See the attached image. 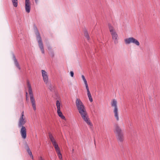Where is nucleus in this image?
<instances>
[{"mask_svg":"<svg viewBox=\"0 0 160 160\" xmlns=\"http://www.w3.org/2000/svg\"><path fill=\"white\" fill-rule=\"evenodd\" d=\"M25 9L26 12L28 13L30 12L31 9L30 0H25Z\"/></svg>","mask_w":160,"mask_h":160,"instance_id":"10","label":"nucleus"},{"mask_svg":"<svg viewBox=\"0 0 160 160\" xmlns=\"http://www.w3.org/2000/svg\"><path fill=\"white\" fill-rule=\"evenodd\" d=\"M13 6L17 7L18 6V0H11Z\"/></svg>","mask_w":160,"mask_h":160,"instance_id":"14","label":"nucleus"},{"mask_svg":"<svg viewBox=\"0 0 160 160\" xmlns=\"http://www.w3.org/2000/svg\"><path fill=\"white\" fill-rule=\"evenodd\" d=\"M27 85L28 88V92L30 95V99L32 105L33 110L34 111H35L36 109L35 101L34 98L31 86L28 82H27Z\"/></svg>","mask_w":160,"mask_h":160,"instance_id":"5","label":"nucleus"},{"mask_svg":"<svg viewBox=\"0 0 160 160\" xmlns=\"http://www.w3.org/2000/svg\"><path fill=\"white\" fill-rule=\"evenodd\" d=\"M124 41L126 44H129L131 43H132L138 46L140 45L139 42L133 37L127 38L124 39Z\"/></svg>","mask_w":160,"mask_h":160,"instance_id":"7","label":"nucleus"},{"mask_svg":"<svg viewBox=\"0 0 160 160\" xmlns=\"http://www.w3.org/2000/svg\"><path fill=\"white\" fill-rule=\"evenodd\" d=\"M59 116L62 119H65V117L62 114V113L61 114H59Z\"/></svg>","mask_w":160,"mask_h":160,"instance_id":"22","label":"nucleus"},{"mask_svg":"<svg viewBox=\"0 0 160 160\" xmlns=\"http://www.w3.org/2000/svg\"><path fill=\"white\" fill-rule=\"evenodd\" d=\"M82 80H85L86 79L84 76L83 75H82Z\"/></svg>","mask_w":160,"mask_h":160,"instance_id":"27","label":"nucleus"},{"mask_svg":"<svg viewBox=\"0 0 160 160\" xmlns=\"http://www.w3.org/2000/svg\"><path fill=\"white\" fill-rule=\"evenodd\" d=\"M43 78L45 83L47 84L48 81V75H47L46 76L43 77Z\"/></svg>","mask_w":160,"mask_h":160,"instance_id":"15","label":"nucleus"},{"mask_svg":"<svg viewBox=\"0 0 160 160\" xmlns=\"http://www.w3.org/2000/svg\"><path fill=\"white\" fill-rule=\"evenodd\" d=\"M56 105L57 107V109H58V111L59 110V109H60V103L59 102L58 100H57L56 101Z\"/></svg>","mask_w":160,"mask_h":160,"instance_id":"16","label":"nucleus"},{"mask_svg":"<svg viewBox=\"0 0 160 160\" xmlns=\"http://www.w3.org/2000/svg\"><path fill=\"white\" fill-rule=\"evenodd\" d=\"M76 105L79 113L83 120L88 125L92 126V124L90 122L85 107L79 98L76 99Z\"/></svg>","mask_w":160,"mask_h":160,"instance_id":"1","label":"nucleus"},{"mask_svg":"<svg viewBox=\"0 0 160 160\" xmlns=\"http://www.w3.org/2000/svg\"><path fill=\"white\" fill-rule=\"evenodd\" d=\"M26 100H28V98L27 97H26Z\"/></svg>","mask_w":160,"mask_h":160,"instance_id":"32","label":"nucleus"},{"mask_svg":"<svg viewBox=\"0 0 160 160\" xmlns=\"http://www.w3.org/2000/svg\"><path fill=\"white\" fill-rule=\"evenodd\" d=\"M57 113H58V116L59 115V114H62V112L60 111V109H59V111L58 109H57Z\"/></svg>","mask_w":160,"mask_h":160,"instance_id":"24","label":"nucleus"},{"mask_svg":"<svg viewBox=\"0 0 160 160\" xmlns=\"http://www.w3.org/2000/svg\"><path fill=\"white\" fill-rule=\"evenodd\" d=\"M88 98H89V100L90 101V102H92L93 101V99L92 98L91 95L90 96H88Z\"/></svg>","mask_w":160,"mask_h":160,"instance_id":"23","label":"nucleus"},{"mask_svg":"<svg viewBox=\"0 0 160 160\" xmlns=\"http://www.w3.org/2000/svg\"><path fill=\"white\" fill-rule=\"evenodd\" d=\"M53 146L54 147L55 150L57 153L58 156L59 158L61 160H62V155L60 152V148L58 147V144L57 142L52 144Z\"/></svg>","mask_w":160,"mask_h":160,"instance_id":"9","label":"nucleus"},{"mask_svg":"<svg viewBox=\"0 0 160 160\" xmlns=\"http://www.w3.org/2000/svg\"><path fill=\"white\" fill-rule=\"evenodd\" d=\"M13 59L14 62V63L16 66L18 68L19 70H20V68L19 66V63L18 62V61L15 58V56L14 54H13Z\"/></svg>","mask_w":160,"mask_h":160,"instance_id":"12","label":"nucleus"},{"mask_svg":"<svg viewBox=\"0 0 160 160\" xmlns=\"http://www.w3.org/2000/svg\"><path fill=\"white\" fill-rule=\"evenodd\" d=\"M49 54L52 57H53L54 56V53L53 52H50Z\"/></svg>","mask_w":160,"mask_h":160,"instance_id":"25","label":"nucleus"},{"mask_svg":"<svg viewBox=\"0 0 160 160\" xmlns=\"http://www.w3.org/2000/svg\"><path fill=\"white\" fill-rule=\"evenodd\" d=\"M30 157L32 158V159H33V156L32 154L30 156Z\"/></svg>","mask_w":160,"mask_h":160,"instance_id":"29","label":"nucleus"},{"mask_svg":"<svg viewBox=\"0 0 160 160\" xmlns=\"http://www.w3.org/2000/svg\"><path fill=\"white\" fill-rule=\"evenodd\" d=\"M28 94V93L27 92H26V97H27Z\"/></svg>","mask_w":160,"mask_h":160,"instance_id":"31","label":"nucleus"},{"mask_svg":"<svg viewBox=\"0 0 160 160\" xmlns=\"http://www.w3.org/2000/svg\"><path fill=\"white\" fill-rule=\"evenodd\" d=\"M48 88L51 91H53L54 90V87L51 83H49L48 85Z\"/></svg>","mask_w":160,"mask_h":160,"instance_id":"13","label":"nucleus"},{"mask_svg":"<svg viewBox=\"0 0 160 160\" xmlns=\"http://www.w3.org/2000/svg\"><path fill=\"white\" fill-rule=\"evenodd\" d=\"M83 81L84 82V84H85L86 88H88V83H87L86 80L85 79V80H84Z\"/></svg>","mask_w":160,"mask_h":160,"instance_id":"20","label":"nucleus"},{"mask_svg":"<svg viewBox=\"0 0 160 160\" xmlns=\"http://www.w3.org/2000/svg\"><path fill=\"white\" fill-rule=\"evenodd\" d=\"M48 48L49 50H50L52 48L50 46H48Z\"/></svg>","mask_w":160,"mask_h":160,"instance_id":"28","label":"nucleus"},{"mask_svg":"<svg viewBox=\"0 0 160 160\" xmlns=\"http://www.w3.org/2000/svg\"><path fill=\"white\" fill-rule=\"evenodd\" d=\"M70 74L71 76L72 77H73V75H74V73H73V72H72V71H71V72H70Z\"/></svg>","mask_w":160,"mask_h":160,"instance_id":"26","label":"nucleus"},{"mask_svg":"<svg viewBox=\"0 0 160 160\" xmlns=\"http://www.w3.org/2000/svg\"><path fill=\"white\" fill-rule=\"evenodd\" d=\"M87 92V95L88 96L91 95V94L90 93V92L89 90V88H86Z\"/></svg>","mask_w":160,"mask_h":160,"instance_id":"21","label":"nucleus"},{"mask_svg":"<svg viewBox=\"0 0 160 160\" xmlns=\"http://www.w3.org/2000/svg\"><path fill=\"white\" fill-rule=\"evenodd\" d=\"M48 136L49 138L50 139V141L52 142V144L56 142V141L55 138H54L53 136L50 132L49 133Z\"/></svg>","mask_w":160,"mask_h":160,"instance_id":"11","label":"nucleus"},{"mask_svg":"<svg viewBox=\"0 0 160 160\" xmlns=\"http://www.w3.org/2000/svg\"><path fill=\"white\" fill-rule=\"evenodd\" d=\"M35 0L36 2H37L38 0Z\"/></svg>","mask_w":160,"mask_h":160,"instance_id":"33","label":"nucleus"},{"mask_svg":"<svg viewBox=\"0 0 160 160\" xmlns=\"http://www.w3.org/2000/svg\"><path fill=\"white\" fill-rule=\"evenodd\" d=\"M24 112H22L21 113V116L19 118L18 127L19 128L21 127L20 131V133L22 138L25 139L27 137L26 129L25 127L23 126L25 123L26 120L25 118H23Z\"/></svg>","mask_w":160,"mask_h":160,"instance_id":"2","label":"nucleus"},{"mask_svg":"<svg viewBox=\"0 0 160 160\" xmlns=\"http://www.w3.org/2000/svg\"><path fill=\"white\" fill-rule=\"evenodd\" d=\"M111 106L112 107L114 108L113 112L114 116L117 121H118L119 120V118L118 114V110L117 106V101L115 99H113L111 102Z\"/></svg>","mask_w":160,"mask_h":160,"instance_id":"6","label":"nucleus"},{"mask_svg":"<svg viewBox=\"0 0 160 160\" xmlns=\"http://www.w3.org/2000/svg\"><path fill=\"white\" fill-rule=\"evenodd\" d=\"M40 160H44L42 157H40Z\"/></svg>","mask_w":160,"mask_h":160,"instance_id":"30","label":"nucleus"},{"mask_svg":"<svg viewBox=\"0 0 160 160\" xmlns=\"http://www.w3.org/2000/svg\"><path fill=\"white\" fill-rule=\"evenodd\" d=\"M115 132L116 134V138L118 141L122 142L124 139L123 133L121 128L118 125L115 126Z\"/></svg>","mask_w":160,"mask_h":160,"instance_id":"4","label":"nucleus"},{"mask_svg":"<svg viewBox=\"0 0 160 160\" xmlns=\"http://www.w3.org/2000/svg\"><path fill=\"white\" fill-rule=\"evenodd\" d=\"M108 26L109 31L112 36L114 42L115 44H117L118 42V35L113 26L110 24H108Z\"/></svg>","mask_w":160,"mask_h":160,"instance_id":"3","label":"nucleus"},{"mask_svg":"<svg viewBox=\"0 0 160 160\" xmlns=\"http://www.w3.org/2000/svg\"><path fill=\"white\" fill-rule=\"evenodd\" d=\"M36 35L39 47L42 52V53L44 54V50L41 37L38 31L36 32Z\"/></svg>","mask_w":160,"mask_h":160,"instance_id":"8","label":"nucleus"},{"mask_svg":"<svg viewBox=\"0 0 160 160\" xmlns=\"http://www.w3.org/2000/svg\"><path fill=\"white\" fill-rule=\"evenodd\" d=\"M84 34L85 37L86 38L87 40H89V39L90 38L87 31L85 32Z\"/></svg>","mask_w":160,"mask_h":160,"instance_id":"19","label":"nucleus"},{"mask_svg":"<svg viewBox=\"0 0 160 160\" xmlns=\"http://www.w3.org/2000/svg\"><path fill=\"white\" fill-rule=\"evenodd\" d=\"M27 151L30 156L32 154V152L28 146H27Z\"/></svg>","mask_w":160,"mask_h":160,"instance_id":"18","label":"nucleus"},{"mask_svg":"<svg viewBox=\"0 0 160 160\" xmlns=\"http://www.w3.org/2000/svg\"><path fill=\"white\" fill-rule=\"evenodd\" d=\"M41 72L42 77L48 75L47 72L44 70H42Z\"/></svg>","mask_w":160,"mask_h":160,"instance_id":"17","label":"nucleus"}]
</instances>
